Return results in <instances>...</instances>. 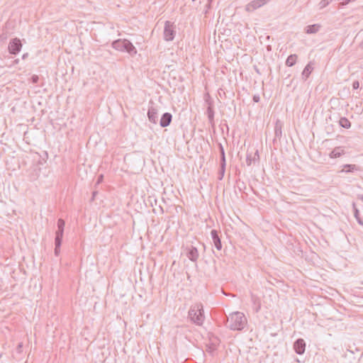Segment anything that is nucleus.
Instances as JSON below:
<instances>
[{"mask_svg":"<svg viewBox=\"0 0 363 363\" xmlns=\"http://www.w3.org/2000/svg\"><path fill=\"white\" fill-rule=\"evenodd\" d=\"M247 323V318L242 312L230 313L227 318L226 327L231 330H242Z\"/></svg>","mask_w":363,"mask_h":363,"instance_id":"nucleus-1","label":"nucleus"},{"mask_svg":"<svg viewBox=\"0 0 363 363\" xmlns=\"http://www.w3.org/2000/svg\"><path fill=\"white\" fill-rule=\"evenodd\" d=\"M188 318L194 324L201 326L205 320L203 306L201 303L192 304L188 312Z\"/></svg>","mask_w":363,"mask_h":363,"instance_id":"nucleus-2","label":"nucleus"},{"mask_svg":"<svg viewBox=\"0 0 363 363\" xmlns=\"http://www.w3.org/2000/svg\"><path fill=\"white\" fill-rule=\"evenodd\" d=\"M112 48L121 52H127L130 55L137 54V50L133 43L126 39H118L112 43Z\"/></svg>","mask_w":363,"mask_h":363,"instance_id":"nucleus-3","label":"nucleus"},{"mask_svg":"<svg viewBox=\"0 0 363 363\" xmlns=\"http://www.w3.org/2000/svg\"><path fill=\"white\" fill-rule=\"evenodd\" d=\"M176 34L175 26L174 23L169 21H165L164 27V40L166 41H172L174 40Z\"/></svg>","mask_w":363,"mask_h":363,"instance_id":"nucleus-4","label":"nucleus"},{"mask_svg":"<svg viewBox=\"0 0 363 363\" xmlns=\"http://www.w3.org/2000/svg\"><path fill=\"white\" fill-rule=\"evenodd\" d=\"M22 43L19 38H15L10 40L8 45L9 52L11 55H17L22 48Z\"/></svg>","mask_w":363,"mask_h":363,"instance_id":"nucleus-5","label":"nucleus"},{"mask_svg":"<svg viewBox=\"0 0 363 363\" xmlns=\"http://www.w3.org/2000/svg\"><path fill=\"white\" fill-rule=\"evenodd\" d=\"M57 230L55 232V242H57V245L60 244V242H62L63 234H64V228L65 225V222L63 219L59 218L57 220Z\"/></svg>","mask_w":363,"mask_h":363,"instance_id":"nucleus-6","label":"nucleus"},{"mask_svg":"<svg viewBox=\"0 0 363 363\" xmlns=\"http://www.w3.org/2000/svg\"><path fill=\"white\" fill-rule=\"evenodd\" d=\"M294 350L298 354H303L306 350V342L303 339L298 338L294 343Z\"/></svg>","mask_w":363,"mask_h":363,"instance_id":"nucleus-7","label":"nucleus"},{"mask_svg":"<svg viewBox=\"0 0 363 363\" xmlns=\"http://www.w3.org/2000/svg\"><path fill=\"white\" fill-rule=\"evenodd\" d=\"M211 235L214 246L218 250H220L222 249V243L220 238L218 235V231L216 230H212L211 232Z\"/></svg>","mask_w":363,"mask_h":363,"instance_id":"nucleus-8","label":"nucleus"},{"mask_svg":"<svg viewBox=\"0 0 363 363\" xmlns=\"http://www.w3.org/2000/svg\"><path fill=\"white\" fill-rule=\"evenodd\" d=\"M147 117L151 123L156 124L157 123V110L153 106L149 107Z\"/></svg>","mask_w":363,"mask_h":363,"instance_id":"nucleus-9","label":"nucleus"},{"mask_svg":"<svg viewBox=\"0 0 363 363\" xmlns=\"http://www.w3.org/2000/svg\"><path fill=\"white\" fill-rule=\"evenodd\" d=\"M172 119V116L170 113H167V112L164 113L162 116L160 121V126L162 128H165V127L168 126L170 124Z\"/></svg>","mask_w":363,"mask_h":363,"instance_id":"nucleus-10","label":"nucleus"},{"mask_svg":"<svg viewBox=\"0 0 363 363\" xmlns=\"http://www.w3.org/2000/svg\"><path fill=\"white\" fill-rule=\"evenodd\" d=\"M199 254L197 248L194 246H191L187 252L188 258L192 262H196L199 258Z\"/></svg>","mask_w":363,"mask_h":363,"instance_id":"nucleus-11","label":"nucleus"},{"mask_svg":"<svg viewBox=\"0 0 363 363\" xmlns=\"http://www.w3.org/2000/svg\"><path fill=\"white\" fill-rule=\"evenodd\" d=\"M361 170L360 167L356 164H344L343 169L341 170V172L350 173L359 172Z\"/></svg>","mask_w":363,"mask_h":363,"instance_id":"nucleus-12","label":"nucleus"},{"mask_svg":"<svg viewBox=\"0 0 363 363\" xmlns=\"http://www.w3.org/2000/svg\"><path fill=\"white\" fill-rule=\"evenodd\" d=\"M321 28V25L315 23L313 25L308 26L305 28V32L307 34H315L317 33Z\"/></svg>","mask_w":363,"mask_h":363,"instance_id":"nucleus-13","label":"nucleus"},{"mask_svg":"<svg viewBox=\"0 0 363 363\" xmlns=\"http://www.w3.org/2000/svg\"><path fill=\"white\" fill-rule=\"evenodd\" d=\"M345 154V150L342 147H336L330 153V158H337Z\"/></svg>","mask_w":363,"mask_h":363,"instance_id":"nucleus-14","label":"nucleus"},{"mask_svg":"<svg viewBox=\"0 0 363 363\" xmlns=\"http://www.w3.org/2000/svg\"><path fill=\"white\" fill-rule=\"evenodd\" d=\"M313 67L311 65V62H309L303 69L302 72V77L303 79H307L311 73L312 72Z\"/></svg>","mask_w":363,"mask_h":363,"instance_id":"nucleus-15","label":"nucleus"},{"mask_svg":"<svg viewBox=\"0 0 363 363\" xmlns=\"http://www.w3.org/2000/svg\"><path fill=\"white\" fill-rule=\"evenodd\" d=\"M251 301L253 303V304L255 306V312L258 313L261 308V302H260L259 298L257 296L252 294L251 295Z\"/></svg>","mask_w":363,"mask_h":363,"instance_id":"nucleus-16","label":"nucleus"},{"mask_svg":"<svg viewBox=\"0 0 363 363\" xmlns=\"http://www.w3.org/2000/svg\"><path fill=\"white\" fill-rule=\"evenodd\" d=\"M298 59V56L296 54L290 55L286 60V65L288 67H292L296 63V60Z\"/></svg>","mask_w":363,"mask_h":363,"instance_id":"nucleus-17","label":"nucleus"},{"mask_svg":"<svg viewBox=\"0 0 363 363\" xmlns=\"http://www.w3.org/2000/svg\"><path fill=\"white\" fill-rule=\"evenodd\" d=\"M206 114L210 124L214 123V111L213 107H207Z\"/></svg>","mask_w":363,"mask_h":363,"instance_id":"nucleus-18","label":"nucleus"},{"mask_svg":"<svg viewBox=\"0 0 363 363\" xmlns=\"http://www.w3.org/2000/svg\"><path fill=\"white\" fill-rule=\"evenodd\" d=\"M352 207H353V210H354V216L357 223L359 225H363V220L359 216V211L357 209L356 204L354 203H352Z\"/></svg>","mask_w":363,"mask_h":363,"instance_id":"nucleus-19","label":"nucleus"},{"mask_svg":"<svg viewBox=\"0 0 363 363\" xmlns=\"http://www.w3.org/2000/svg\"><path fill=\"white\" fill-rule=\"evenodd\" d=\"M340 125L344 128H349L351 126L350 121L345 117H342L339 121Z\"/></svg>","mask_w":363,"mask_h":363,"instance_id":"nucleus-20","label":"nucleus"},{"mask_svg":"<svg viewBox=\"0 0 363 363\" xmlns=\"http://www.w3.org/2000/svg\"><path fill=\"white\" fill-rule=\"evenodd\" d=\"M225 165H226V163H220V169L218 171V179L219 180H222L223 177H224V174H225Z\"/></svg>","mask_w":363,"mask_h":363,"instance_id":"nucleus-21","label":"nucleus"},{"mask_svg":"<svg viewBox=\"0 0 363 363\" xmlns=\"http://www.w3.org/2000/svg\"><path fill=\"white\" fill-rule=\"evenodd\" d=\"M274 134L276 138H280L281 137V125L279 123L275 125Z\"/></svg>","mask_w":363,"mask_h":363,"instance_id":"nucleus-22","label":"nucleus"},{"mask_svg":"<svg viewBox=\"0 0 363 363\" xmlns=\"http://www.w3.org/2000/svg\"><path fill=\"white\" fill-rule=\"evenodd\" d=\"M220 152V163H226L225 161V155L223 147L221 144L219 145Z\"/></svg>","mask_w":363,"mask_h":363,"instance_id":"nucleus-23","label":"nucleus"},{"mask_svg":"<svg viewBox=\"0 0 363 363\" xmlns=\"http://www.w3.org/2000/svg\"><path fill=\"white\" fill-rule=\"evenodd\" d=\"M333 0H321L319 3V9H323L329 5Z\"/></svg>","mask_w":363,"mask_h":363,"instance_id":"nucleus-24","label":"nucleus"},{"mask_svg":"<svg viewBox=\"0 0 363 363\" xmlns=\"http://www.w3.org/2000/svg\"><path fill=\"white\" fill-rule=\"evenodd\" d=\"M205 102L207 104L208 107H213V101L208 94L205 96Z\"/></svg>","mask_w":363,"mask_h":363,"instance_id":"nucleus-25","label":"nucleus"},{"mask_svg":"<svg viewBox=\"0 0 363 363\" xmlns=\"http://www.w3.org/2000/svg\"><path fill=\"white\" fill-rule=\"evenodd\" d=\"M255 156L259 157L257 155V151L255 152ZM255 160V157H254V158L252 159L250 155H247L246 163L248 166L251 165L252 162H254Z\"/></svg>","mask_w":363,"mask_h":363,"instance_id":"nucleus-26","label":"nucleus"},{"mask_svg":"<svg viewBox=\"0 0 363 363\" xmlns=\"http://www.w3.org/2000/svg\"><path fill=\"white\" fill-rule=\"evenodd\" d=\"M62 242H60L59 245H57V242H55V256H58L60 253V247H61Z\"/></svg>","mask_w":363,"mask_h":363,"instance_id":"nucleus-27","label":"nucleus"},{"mask_svg":"<svg viewBox=\"0 0 363 363\" xmlns=\"http://www.w3.org/2000/svg\"><path fill=\"white\" fill-rule=\"evenodd\" d=\"M22 349H23V342H19L16 347V352L20 354L22 352Z\"/></svg>","mask_w":363,"mask_h":363,"instance_id":"nucleus-28","label":"nucleus"},{"mask_svg":"<svg viewBox=\"0 0 363 363\" xmlns=\"http://www.w3.org/2000/svg\"><path fill=\"white\" fill-rule=\"evenodd\" d=\"M359 87V83L358 81H354L352 83V88L354 89H357Z\"/></svg>","mask_w":363,"mask_h":363,"instance_id":"nucleus-29","label":"nucleus"},{"mask_svg":"<svg viewBox=\"0 0 363 363\" xmlns=\"http://www.w3.org/2000/svg\"><path fill=\"white\" fill-rule=\"evenodd\" d=\"M103 179H104V175L103 174H100L99 177H98V179H97V184H99L101 183L102 181H103Z\"/></svg>","mask_w":363,"mask_h":363,"instance_id":"nucleus-30","label":"nucleus"},{"mask_svg":"<svg viewBox=\"0 0 363 363\" xmlns=\"http://www.w3.org/2000/svg\"><path fill=\"white\" fill-rule=\"evenodd\" d=\"M38 77L37 75H33V76L32 77V82H33V83H37V82H38Z\"/></svg>","mask_w":363,"mask_h":363,"instance_id":"nucleus-31","label":"nucleus"},{"mask_svg":"<svg viewBox=\"0 0 363 363\" xmlns=\"http://www.w3.org/2000/svg\"><path fill=\"white\" fill-rule=\"evenodd\" d=\"M253 101L256 103L259 102V96H257V95H255L253 96Z\"/></svg>","mask_w":363,"mask_h":363,"instance_id":"nucleus-32","label":"nucleus"},{"mask_svg":"<svg viewBox=\"0 0 363 363\" xmlns=\"http://www.w3.org/2000/svg\"><path fill=\"white\" fill-rule=\"evenodd\" d=\"M6 38H7V36H6V35H5V34H1V35H0V40H6Z\"/></svg>","mask_w":363,"mask_h":363,"instance_id":"nucleus-33","label":"nucleus"},{"mask_svg":"<svg viewBox=\"0 0 363 363\" xmlns=\"http://www.w3.org/2000/svg\"><path fill=\"white\" fill-rule=\"evenodd\" d=\"M27 57H28V53H25V54H23V56H22V59H23V60H24V59H26Z\"/></svg>","mask_w":363,"mask_h":363,"instance_id":"nucleus-34","label":"nucleus"},{"mask_svg":"<svg viewBox=\"0 0 363 363\" xmlns=\"http://www.w3.org/2000/svg\"><path fill=\"white\" fill-rule=\"evenodd\" d=\"M358 199L363 201V195H358Z\"/></svg>","mask_w":363,"mask_h":363,"instance_id":"nucleus-35","label":"nucleus"},{"mask_svg":"<svg viewBox=\"0 0 363 363\" xmlns=\"http://www.w3.org/2000/svg\"><path fill=\"white\" fill-rule=\"evenodd\" d=\"M206 7L207 8V9L211 8V4H209V1H208V4H206Z\"/></svg>","mask_w":363,"mask_h":363,"instance_id":"nucleus-36","label":"nucleus"},{"mask_svg":"<svg viewBox=\"0 0 363 363\" xmlns=\"http://www.w3.org/2000/svg\"><path fill=\"white\" fill-rule=\"evenodd\" d=\"M212 1H213V0H208V1H209V4H211Z\"/></svg>","mask_w":363,"mask_h":363,"instance_id":"nucleus-37","label":"nucleus"},{"mask_svg":"<svg viewBox=\"0 0 363 363\" xmlns=\"http://www.w3.org/2000/svg\"><path fill=\"white\" fill-rule=\"evenodd\" d=\"M96 196V192L93 193V198Z\"/></svg>","mask_w":363,"mask_h":363,"instance_id":"nucleus-38","label":"nucleus"},{"mask_svg":"<svg viewBox=\"0 0 363 363\" xmlns=\"http://www.w3.org/2000/svg\"><path fill=\"white\" fill-rule=\"evenodd\" d=\"M15 62H16V63H18V60H15Z\"/></svg>","mask_w":363,"mask_h":363,"instance_id":"nucleus-39","label":"nucleus"},{"mask_svg":"<svg viewBox=\"0 0 363 363\" xmlns=\"http://www.w3.org/2000/svg\"><path fill=\"white\" fill-rule=\"evenodd\" d=\"M160 210L162 212H164V210L162 209V208H160Z\"/></svg>","mask_w":363,"mask_h":363,"instance_id":"nucleus-40","label":"nucleus"},{"mask_svg":"<svg viewBox=\"0 0 363 363\" xmlns=\"http://www.w3.org/2000/svg\"><path fill=\"white\" fill-rule=\"evenodd\" d=\"M160 210L162 212H164V210L162 209V208H160Z\"/></svg>","mask_w":363,"mask_h":363,"instance_id":"nucleus-41","label":"nucleus"},{"mask_svg":"<svg viewBox=\"0 0 363 363\" xmlns=\"http://www.w3.org/2000/svg\"><path fill=\"white\" fill-rule=\"evenodd\" d=\"M160 210L162 212H164V210L162 209V208H160Z\"/></svg>","mask_w":363,"mask_h":363,"instance_id":"nucleus-42","label":"nucleus"}]
</instances>
